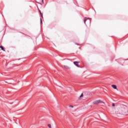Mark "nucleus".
<instances>
[{
	"mask_svg": "<svg viewBox=\"0 0 128 128\" xmlns=\"http://www.w3.org/2000/svg\"><path fill=\"white\" fill-rule=\"evenodd\" d=\"M0 48H1L2 50H3V52H6V50H4V46H0Z\"/></svg>",
	"mask_w": 128,
	"mask_h": 128,
	"instance_id": "5",
	"label": "nucleus"
},
{
	"mask_svg": "<svg viewBox=\"0 0 128 128\" xmlns=\"http://www.w3.org/2000/svg\"><path fill=\"white\" fill-rule=\"evenodd\" d=\"M86 20H84V24H86Z\"/></svg>",
	"mask_w": 128,
	"mask_h": 128,
	"instance_id": "12",
	"label": "nucleus"
},
{
	"mask_svg": "<svg viewBox=\"0 0 128 128\" xmlns=\"http://www.w3.org/2000/svg\"><path fill=\"white\" fill-rule=\"evenodd\" d=\"M40 12L41 16H42V12H40Z\"/></svg>",
	"mask_w": 128,
	"mask_h": 128,
	"instance_id": "10",
	"label": "nucleus"
},
{
	"mask_svg": "<svg viewBox=\"0 0 128 128\" xmlns=\"http://www.w3.org/2000/svg\"><path fill=\"white\" fill-rule=\"evenodd\" d=\"M102 102V100H96V101H94L93 102V104H100Z\"/></svg>",
	"mask_w": 128,
	"mask_h": 128,
	"instance_id": "2",
	"label": "nucleus"
},
{
	"mask_svg": "<svg viewBox=\"0 0 128 128\" xmlns=\"http://www.w3.org/2000/svg\"><path fill=\"white\" fill-rule=\"evenodd\" d=\"M48 128H52V125L50 124H48Z\"/></svg>",
	"mask_w": 128,
	"mask_h": 128,
	"instance_id": "7",
	"label": "nucleus"
},
{
	"mask_svg": "<svg viewBox=\"0 0 128 128\" xmlns=\"http://www.w3.org/2000/svg\"><path fill=\"white\" fill-rule=\"evenodd\" d=\"M112 106H115L114 103H112Z\"/></svg>",
	"mask_w": 128,
	"mask_h": 128,
	"instance_id": "9",
	"label": "nucleus"
},
{
	"mask_svg": "<svg viewBox=\"0 0 128 128\" xmlns=\"http://www.w3.org/2000/svg\"><path fill=\"white\" fill-rule=\"evenodd\" d=\"M82 96H84V94H82L80 96V98H82Z\"/></svg>",
	"mask_w": 128,
	"mask_h": 128,
	"instance_id": "8",
	"label": "nucleus"
},
{
	"mask_svg": "<svg viewBox=\"0 0 128 128\" xmlns=\"http://www.w3.org/2000/svg\"><path fill=\"white\" fill-rule=\"evenodd\" d=\"M122 108H123L124 110L125 111V112H127L128 114V106L123 105Z\"/></svg>",
	"mask_w": 128,
	"mask_h": 128,
	"instance_id": "1",
	"label": "nucleus"
},
{
	"mask_svg": "<svg viewBox=\"0 0 128 128\" xmlns=\"http://www.w3.org/2000/svg\"><path fill=\"white\" fill-rule=\"evenodd\" d=\"M70 106V108H74V106Z\"/></svg>",
	"mask_w": 128,
	"mask_h": 128,
	"instance_id": "11",
	"label": "nucleus"
},
{
	"mask_svg": "<svg viewBox=\"0 0 128 128\" xmlns=\"http://www.w3.org/2000/svg\"><path fill=\"white\" fill-rule=\"evenodd\" d=\"M41 22H42V20H41Z\"/></svg>",
	"mask_w": 128,
	"mask_h": 128,
	"instance_id": "13",
	"label": "nucleus"
},
{
	"mask_svg": "<svg viewBox=\"0 0 128 128\" xmlns=\"http://www.w3.org/2000/svg\"><path fill=\"white\" fill-rule=\"evenodd\" d=\"M112 88H114V90H117V87L116 86L114 85V84H112L111 86Z\"/></svg>",
	"mask_w": 128,
	"mask_h": 128,
	"instance_id": "3",
	"label": "nucleus"
},
{
	"mask_svg": "<svg viewBox=\"0 0 128 128\" xmlns=\"http://www.w3.org/2000/svg\"><path fill=\"white\" fill-rule=\"evenodd\" d=\"M78 64V62H74V64H75L76 66H78V68H80V66Z\"/></svg>",
	"mask_w": 128,
	"mask_h": 128,
	"instance_id": "4",
	"label": "nucleus"
},
{
	"mask_svg": "<svg viewBox=\"0 0 128 128\" xmlns=\"http://www.w3.org/2000/svg\"><path fill=\"white\" fill-rule=\"evenodd\" d=\"M64 68H66V70L70 69V67L66 65L64 66Z\"/></svg>",
	"mask_w": 128,
	"mask_h": 128,
	"instance_id": "6",
	"label": "nucleus"
}]
</instances>
